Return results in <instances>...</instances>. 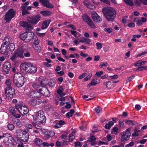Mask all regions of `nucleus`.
Returning a JSON list of instances; mask_svg holds the SVG:
<instances>
[{
  "label": "nucleus",
  "mask_w": 147,
  "mask_h": 147,
  "mask_svg": "<svg viewBox=\"0 0 147 147\" xmlns=\"http://www.w3.org/2000/svg\"><path fill=\"white\" fill-rule=\"evenodd\" d=\"M102 11L108 21H114L116 14V12L114 9L111 7H104L102 8Z\"/></svg>",
  "instance_id": "f257e3e1"
},
{
  "label": "nucleus",
  "mask_w": 147,
  "mask_h": 147,
  "mask_svg": "<svg viewBox=\"0 0 147 147\" xmlns=\"http://www.w3.org/2000/svg\"><path fill=\"white\" fill-rule=\"evenodd\" d=\"M26 81V79L20 73L15 74L13 77V82L18 88L22 87Z\"/></svg>",
  "instance_id": "f03ea898"
},
{
  "label": "nucleus",
  "mask_w": 147,
  "mask_h": 147,
  "mask_svg": "<svg viewBox=\"0 0 147 147\" xmlns=\"http://www.w3.org/2000/svg\"><path fill=\"white\" fill-rule=\"evenodd\" d=\"M15 107L19 112L23 115L27 114L29 112L28 109L22 102L16 104Z\"/></svg>",
  "instance_id": "7ed1b4c3"
},
{
  "label": "nucleus",
  "mask_w": 147,
  "mask_h": 147,
  "mask_svg": "<svg viewBox=\"0 0 147 147\" xmlns=\"http://www.w3.org/2000/svg\"><path fill=\"white\" fill-rule=\"evenodd\" d=\"M130 131V128H129L127 129L125 131L120 133L121 135V142H124L129 140L131 134Z\"/></svg>",
  "instance_id": "20e7f679"
},
{
  "label": "nucleus",
  "mask_w": 147,
  "mask_h": 147,
  "mask_svg": "<svg viewBox=\"0 0 147 147\" xmlns=\"http://www.w3.org/2000/svg\"><path fill=\"white\" fill-rule=\"evenodd\" d=\"M15 14L16 12L13 9H10L6 13L4 20L8 22L14 17Z\"/></svg>",
  "instance_id": "39448f33"
},
{
  "label": "nucleus",
  "mask_w": 147,
  "mask_h": 147,
  "mask_svg": "<svg viewBox=\"0 0 147 147\" xmlns=\"http://www.w3.org/2000/svg\"><path fill=\"white\" fill-rule=\"evenodd\" d=\"M46 120L43 111H39L37 112V123L43 124L45 122Z\"/></svg>",
  "instance_id": "423d86ee"
},
{
  "label": "nucleus",
  "mask_w": 147,
  "mask_h": 147,
  "mask_svg": "<svg viewBox=\"0 0 147 147\" xmlns=\"http://www.w3.org/2000/svg\"><path fill=\"white\" fill-rule=\"evenodd\" d=\"M5 93L7 97L11 98L13 97L15 94V90L12 87H6Z\"/></svg>",
  "instance_id": "0eeeda50"
},
{
  "label": "nucleus",
  "mask_w": 147,
  "mask_h": 147,
  "mask_svg": "<svg viewBox=\"0 0 147 147\" xmlns=\"http://www.w3.org/2000/svg\"><path fill=\"white\" fill-rule=\"evenodd\" d=\"M39 1L43 6L47 8L52 9L54 7V6L48 0H39Z\"/></svg>",
  "instance_id": "6e6552de"
},
{
  "label": "nucleus",
  "mask_w": 147,
  "mask_h": 147,
  "mask_svg": "<svg viewBox=\"0 0 147 147\" xmlns=\"http://www.w3.org/2000/svg\"><path fill=\"white\" fill-rule=\"evenodd\" d=\"M11 67V64L9 62H5L3 66V70L5 74L9 73Z\"/></svg>",
  "instance_id": "1a4fd4ad"
},
{
  "label": "nucleus",
  "mask_w": 147,
  "mask_h": 147,
  "mask_svg": "<svg viewBox=\"0 0 147 147\" xmlns=\"http://www.w3.org/2000/svg\"><path fill=\"white\" fill-rule=\"evenodd\" d=\"M32 66V64L30 63L25 62L22 63L20 65V68L23 70H26L28 68Z\"/></svg>",
  "instance_id": "9d476101"
},
{
  "label": "nucleus",
  "mask_w": 147,
  "mask_h": 147,
  "mask_svg": "<svg viewBox=\"0 0 147 147\" xmlns=\"http://www.w3.org/2000/svg\"><path fill=\"white\" fill-rule=\"evenodd\" d=\"M19 37L21 39L25 41L26 42H28L30 40V38H28L29 36H28V34L26 33H24L22 34H20Z\"/></svg>",
  "instance_id": "9b49d317"
},
{
  "label": "nucleus",
  "mask_w": 147,
  "mask_h": 147,
  "mask_svg": "<svg viewBox=\"0 0 147 147\" xmlns=\"http://www.w3.org/2000/svg\"><path fill=\"white\" fill-rule=\"evenodd\" d=\"M92 19L95 22H98V23L100 22L102 19L98 15L97 13H93L92 14Z\"/></svg>",
  "instance_id": "f8f14e48"
},
{
  "label": "nucleus",
  "mask_w": 147,
  "mask_h": 147,
  "mask_svg": "<svg viewBox=\"0 0 147 147\" xmlns=\"http://www.w3.org/2000/svg\"><path fill=\"white\" fill-rule=\"evenodd\" d=\"M29 51L28 47L27 46L25 45L24 48V57H30L31 54Z\"/></svg>",
  "instance_id": "ddd939ff"
},
{
  "label": "nucleus",
  "mask_w": 147,
  "mask_h": 147,
  "mask_svg": "<svg viewBox=\"0 0 147 147\" xmlns=\"http://www.w3.org/2000/svg\"><path fill=\"white\" fill-rule=\"evenodd\" d=\"M27 95L31 98H36L37 94L36 91H33L29 92L27 94Z\"/></svg>",
  "instance_id": "4468645a"
},
{
  "label": "nucleus",
  "mask_w": 147,
  "mask_h": 147,
  "mask_svg": "<svg viewBox=\"0 0 147 147\" xmlns=\"http://www.w3.org/2000/svg\"><path fill=\"white\" fill-rule=\"evenodd\" d=\"M51 21V20H47L44 21L42 24V29L44 30L47 28L49 26Z\"/></svg>",
  "instance_id": "2eb2a0df"
},
{
  "label": "nucleus",
  "mask_w": 147,
  "mask_h": 147,
  "mask_svg": "<svg viewBox=\"0 0 147 147\" xmlns=\"http://www.w3.org/2000/svg\"><path fill=\"white\" fill-rule=\"evenodd\" d=\"M24 46L23 47V49L18 50L16 52H14L17 57H19L22 58H23L24 57L23 54L24 48Z\"/></svg>",
  "instance_id": "dca6fc26"
},
{
  "label": "nucleus",
  "mask_w": 147,
  "mask_h": 147,
  "mask_svg": "<svg viewBox=\"0 0 147 147\" xmlns=\"http://www.w3.org/2000/svg\"><path fill=\"white\" fill-rule=\"evenodd\" d=\"M65 122L63 120H60L57 121L56 124L54 125V126L55 128H59L61 127V126L65 124Z\"/></svg>",
  "instance_id": "f3484780"
},
{
  "label": "nucleus",
  "mask_w": 147,
  "mask_h": 147,
  "mask_svg": "<svg viewBox=\"0 0 147 147\" xmlns=\"http://www.w3.org/2000/svg\"><path fill=\"white\" fill-rule=\"evenodd\" d=\"M38 81L40 82L41 85L43 87L45 86L48 82V80L46 78H43L42 79V78H39L38 79Z\"/></svg>",
  "instance_id": "a211bd4d"
},
{
  "label": "nucleus",
  "mask_w": 147,
  "mask_h": 147,
  "mask_svg": "<svg viewBox=\"0 0 147 147\" xmlns=\"http://www.w3.org/2000/svg\"><path fill=\"white\" fill-rule=\"evenodd\" d=\"M9 51L8 48L7 46L2 45L1 47L0 48V53L2 54H5Z\"/></svg>",
  "instance_id": "6ab92c4d"
},
{
  "label": "nucleus",
  "mask_w": 147,
  "mask_h": 147,
  "mask_svg": "<svg viewBox=\"0 0 147 147\" xmlns=\"http://www.w3.org/2000/svg\"><path fill=\"white\" fill-rule=\"evenodd\" d=\"M48 129H43V130L40 128V126H37V134H38L39 133L40 134H43L46 136L48 133Z\"/></svg>",
  "instance_id": "aec40b11"
},
{
  "label": "nucleus",
  "mask_w": 147,
  "mask_h": 147,
  "mask_svg": "<svg viewBox=\"0 0 147 147\" xmlns=\"http://www.w3.org/2000/svg\"><path fill=\"white\" fill-rule=\"evenodd\" d=\"M40 13L44 17L51 16L52 13L48 10H42L40 12Z\"/></svg>",
  "instance_id": "412c9836"
},
{
  "label": "nucleus",
  "mask_w": 147,
  "mask_h": 147,
  "mask_svg": "<svg viewBox=\"0 0 147 147\" xmlns=\"http://www.w3.org/2000/svg\"><path fill=\"white\" fill-rule=\"evenodd\" d=\"M104 83H105V85L106 86V88L108 89H112L114 88L113 85L112 84L111 81L104 82Z\"/></svg>",
  "instance_id": "4be33fe9"
},
{
  "label": "nucleus",
  "mask_w": 147,
  "mask_h": 147,
  "mask_svg": "<svg viewBox=\"0 0 147 147\" xmlns=\"http://www.w3.org/2000/svg\"><path fill=\"white\" fill-rule=\"evenodd\" d=\"M3 142L8 146H9L10 145L12 144V142L11 140V138H9L7 137H5L4 139Z\"/></svg>",
  "instance_id": "5701e85b"
},
{
  "label": "nucleus",
  "mask_w": 147,
  "mask_h": 147,
  "mask_svg": "<svg viewBox=\"0 0 147 147\" xmlns=\"http://www.w3.org/2000/svg\"><path fill=\"white\" fill-rule=\"evenodd\" d=\"M10 41L11 39L8 37H6L3 40V43L2 45L7 46L9 44Z\"/></svg>",
  "instance_id": "b1692460"
},
{
  "label": "nucleus",
  "mask_w": 147,
  "mask_h": 147,
  "mask_svg": "<svg viewBox=\"0 0 147 147\" xmlns=\"http://www.w3.org/2000/svg\"><path fill=\"white\" fill-rule=\"evenodd\" d=\"M21 9L22 11V15L29 14V13L27 10V7L22 5L21 7Z\"/></svg>",
  "instance_id": "393cba45"
},
{
  "label": "nucleus",
  "mask_w": 147,
  "mask_h": 147,
  "mask_svg": "<svg viewBox=\"0 0 147 147\" xmlns=\"http://www.w3.org/2000/svg\"><path fill=\"white\" fill-rule=\"evenodd\" d=\"M37 70V68L33 66L32 64V66L30 67L29 69L27 71L28 73H34L36 72Z\"/></svg>",
  "instance_id": "a878e982"
},
{
  "label": "nucleus",
  "mask_w": 147,
  "mask_h": 147,
  "mask_svg": "<svg viewBox=\"0 0 147 147\" xmlns=\"http://www.w3.org/2000/svg\"><path fill=\"white\" fill-rule=\"evenodd\" d=\"M100 82V80L96 78L92 79L90 82L92 86H95L97 84H98Z\"/></svg>",
  "instance_id": "bb28decb"
},
{
  "label": "nucleus",
  "mask_w": 147,
  "mask_h": 147,
  "mask_svg": "<svg viewBox=\"0 0 147 147\" xmlns=\"http://www.w3.org/2000/svg\"><path fill=\"white\" fill-rule=\"evenodd\" d=\"M8 48L9 51H13L15 49V46L14 44L11 43L9 44L7 46Z\"/></svg>",
  "instance_id": "cd10ccee"
},
{
  "label": "nucleus",
  "mask_w": 147,
  "mask_h": 147,
  "mask_svg": "<svg viewBox=\"0 0 147 147\" xmlns=\"http://www.w3.org/2000/svg\"><path fill=\"white\" fill-rule=\"evenodd\" d=\"M20 138L21 140L24 142H27L28 141L29 139L28 134L24 135V136H22L21 137H20Z\"/></svg>",
  "instance_id": "c85d7f7f"
},
{
  "label": "nucleus",
  "mask_w": 147,
  "mask_h": 147,
  "mask_svg": "<svg viewBox=\"0 0 147 147\" xmlns=\"http://www.w3.org/2000/svg\"><path fill=\"white\" fill-rule=\"evenodd\" d=\"M18 132L19 133L20 137H21L22 136H24V135L28 134L26 130H23L20 129H18Z\"/></svg>",
  "instance_id": "c756f323"
},
{
  "label": "nucleus",
  "mask_w": 147,
  "mask_h": 147,
  "mask_svg": "<svg viewBox=\"0 0 147 147\" xmlns=\"http://www.w3.org/2000/svg\"><path fill=\"white\" fill-rule=\"evenodd\" d=\"M36 98H31L29 102V104L32 106L36 105Z\"/></svg>",
  "instance_id": "7c9ffc66"
},
{
  "label": "nucleus",
  "mask_w": 147,
  "mask_h": 147,
  "mask_svg": "<svg viewBox=\"0 0 147 147\" xmlns=\"http://www.w3.org/2000/svg\"><path fill=\"white\" fill-rule=\"evenodd\" d=\"M44 91H43L42 95L43 96H49V91L48 89L47 88H44Z\"/></svg>",
  "instance_id": "2f4dec72"
},
{
  "label": "nucleus",
  "mask_w": 147,
  "mask_h": 147,
  "mask_svg": "<svg viewBox=\"0 0 147 147\" xmlns=\"http://www.w3.org/2000/svg\"><path fill=\"white\" fill-rule=\"evenodd\" d=\"M48 133L47 135V138L49 139L50 137L53 136L55 134V133L52 130L48 131Z\"/></svg>",
  "instance_id": "473e14b6"
},
{
  "label": "nucleus",
  "mask_w": 147,
  "mask_h": 147,
  "mask_svg": "<svg viewBox=\"0 0 147 147\" xmlns=\"http://www.w3.org/2000/svg\"><path fill=\"white\" fill-rule=\"evenodd\" d=\"M82 18L84 21L86 23L90 19L87 14H85L82 16Z\"/></svg>",
  "instance_id": "72a5a7b5"
},
{
  "label": "nucleus",
  "mask_w": 147,
  "mask_h": 147,
  "mask_svg": "<svg viewBox=\"0 0 147 147\" xmlns=\"http://www.w3.org/2000/svg\"><path fill=\"white\" fill-rule=\"evenodd\" d=\"M125 3L127 5L132 6L134 5L133 0H123Z\"/></svg>",
  "instance_id": "f704fd0d"
},
{
  "label": "nucleus",
  "mask_w": 147,
  "mask_h": 147,
  "mask_svg": "<svg viewBox=\"0 0 147 147\" xmlns=\"http://www.w3.org/2000/svg\"><path fill=\"white\" fill-rule=\"evenodd\" d=\"M11 81L9 79H7L5 82V84L7 86V87H11Z\"/></svg>",
  "instance_id": "c9c22d12"
},
{
  "label": "nucleus",
  "mask_w": 147,
  "mask_h": 147,
  "mask_svg": "<svg viewBox=\"0 0 147 147\" xmlns=\"http://www.w3.org/2000/svg\"><path fill=\"white\" fill-rule=\"evenodd\" d=\"M29 22L32 24H36L37 22V17H36L31 18Z\"/></svg>",
  "instance_id": "e433bc0d"
},
{
  "label": "nucleus",
  "mask_w": 147,
  "mask_h": 147,
  "mask_svg": "<svg viewBox=\"0 0 147 147\" xmlns=\"http://www.w3.org/2000/svg\"><path fill=\"white\" fill-rule=\"evenodd\" d=\"M88 24L92 28H94L95 27V26L94 24L92 21L90 19L88 22H87Z\"/></svg>",
  "instance_id": "4c0bfd02"
},
{
  "label": "nucleus",
  "mask_w": 147,
  "mask_h": 147,
  "mask_svg": "<svg viewBox=\"0 0 147 147\" xmlns=\"http://www.w3.org/2000/svg\"><path fill=\"white\" fill-rule=\"evenodd\" d=\"M7 127L8 129L10 131L13 130L15 128L13 124L9 123L8 124Z\"/></svg>",
  "instance_id": "58836bf2"
},
{
  "label": "nucleus",
  "mask_w": 147,
  "mask_h": 147,
  "mask_svg": "<svg viewBox=\"0 0 147 147\" xmlns=\"http://www.w3.org/2000/svg\"><path fill=\"white\" fill-rule=\"evenodd\" d=\"M32 117H33V120L34 122H33L32 123V124L33 125L34 127L35 128H36V115H32Z\"/></svg>",
  "instance_id": "ea45409f"
},
{
  "label": "nucleus",
  "mask_w": 147,
  "mask_h": 147,
  "mask_svg": "<svg viewBox=\"0 0 147 147\" xmlns=\"http://www.w3.org/2000/svg\"><path fill=\"white\" fill-rule=\"evenodd\" d=\"M55 80H52L50 81L48 83V85L50 87H54L55 84Z\"/></svg>",
  "instance_id": "a19ab883"
},
{
  "label": "nucleus",
  "mask_w": 147,
  "mask_h": 147,
  "mask_svg": "<svg viewBox=\"0 0 147 147\" xmlns=\"http://www.w3.org/2000/svg\"><path fill=\"white\" fill-rule=\"evenodd\" d=\"M103 74V71H102L99 72L97 71L95 74V77H100Z\"/></svg>",
  "instance_id": "79ce46f5"
},
{
  "label": "nucleus",
  "mask_w": 147,
  "mask_h": 147,
  "mask_svg": "<svg viewBox=\"0 0 147 147\" xmlns=\"http://www.w3.org/2000/svg\"><path fill=\"white\" fill-rule=\"evenodd\" d=\"M73 133V132H72L71 134H70L69 135V140L70 142L73 141L75 138V136H74Z\"/></svg>",
  "instance_id": "37998d69"
},
{
  "label": "nucleus",
  "mask_w": 147,
  "mask_h": 147,
  "mask_svg": "<svg viewBox=\"0 0 147 147\" xmlns=\"http://www.w3.org/2000/svg\"><path fill=\"white\" fill-rule=\"evenodd\" d=\"M90 138L88 140V141L89 142H91L92 141H95L96 138L94 136H90Z\"/></svg>",
  "instance_id": "c03bdc74"
},
{
  "label": "nucleus",
  "mask_w": 147,
  "mask_h": 147,
  "mask_svg": "<svg viewBox=\"0 0 147 147\" xmlns=\"http://www.w3.org/2000/svg\"><path fill=\"white\" fill-rule=\"evenodd\" d=\"M104 30L106 32L110 33L112 32L113 30L111 28H104Z\"/></svg>",
  "instance_id": "a18cd8bd"
},
{
  "label": "nucleus",
  "mask_w": 147,
  "mask_h": 147,
  "mask_svg": "<svg viewBox=\"0 0 147 147\" xmlns=\"http://www.w3.org/2000/svg\"><path fill=\"white\" fill-rule=\"evenodd\" d=\"M64 90V89L62 87H59V89L57 90V93L59 95L62 93Z\"/></svg>",
  "instance_id": "49530a36"
},
{
  "label": "nucleus",
  "mask_w": 147,
  "mask_h": 147,
  "mask_svg": "<svg viewBox=\"0 0 147 147\" xmlns=\"http://www.w3.org/2000/svg\"><path fill=\"white\" fill-rule=\"evenodd\" d=\"M28 24V23L27 22L23 21L21 22L20 25L21 26L24 28H26Z\"/></svg>",
  "instance_id": "de8ad7c7"
},
{
  "label": "nucleus",
  "mask_w": 147,
  "mask_h": 147,
  "mask_svg": "<svg viewBox=\"0 0 147 147\" xmlns=\"http://www.w3.org/2000/svg\"><path fill=\"white\" fill-rule=\"evenodd\" d=\"M17 57V56L14 53L13 54L11 57L10 59L12 61H14L16 60Z\"/></svg>",
  "instance_id": "09e8293b"
},
{
  "label": "nucleus",
  "mask_w": 147,
  "mask_h": 147,
  "mask_svg": "<svg viewBox=\"0 0 147 147\" xmlns=\"http://www.w3.org/2000/svg\"><path fill=\"white\" fill-rule=\"evenodd\" d=\"M25 29L26 32H28L32 29V27L30 25L28 24L27 26L26 27Z\"/></svg>",
  "instance_id": "8fccbe9b"
},
{
  "label": "nucleus",
  "mask_w": 147,
  "mask_h": 147,
  "mask_svg": "<svg viewBox=\"0 0 147 147\" xmlns=\"http://www.w3.org/2000/svg\"><path fill=\"white\" fill-rule=\"evenodd\" d=\"M96 45L97 47V49H100L102 47V45L101 43L97 42L96 43Z\"/></svg>",
  "instance_id": "3c124183"
},
{
  "label": "nucleus",
  "mask_w": 147,
  "mask_h": 147,
  "mask_svg": "<svg viewBox=\"0 0 147 147\" xmlns=\"http://www.w3.org/2000/svg\"><path fill=\"white\" fill-rule=\"evenodd\" d=\"M9 109L10 112L13 115L15 114L16 113V111L14 108L10 107L9 108Z\"/></svg>",
  "instance_id": "603ef678"
},
{
  "label": "nucleus",
  "mask_w": 147,
  "mask_h": 147,
  "mask_svg": "<svg viewBox=\"0 0 147 147\" xmlns=\"http://www.w3.org/2000/svg\"><path fill=\"white\" fill-rule=\"evenodd\" d=\"M128 116V114L127 112H123V113L122 115H118V116L119 117L123 116L124 117H126Z\"/></svg>",
  "instance_id": "864d4df0"
},
{
  "label": "nucleus",
  "mask_w": 147,
  "mask_h": 147,
  "mask_svg": "<svg viewBox=\"0 0 147 147\" xmlns=\"http://www.w3.org/2000/svg\"><path fill=\"white\" fill-rule=\"evenodd\" d=\"M16 124L17 126L19 127H21L22 125L21 122L19 119H17V120L16 121Z\"/></svg>",
  "instance_id": "5fc2aeb1"
},
{
  "label": "nucleus",
  "mask_w": 147,
  "mask_h": 147,
  "mask_svg": "<svg viewBox=\"0 0 147 147\" xmlns=\"http://www.w3.org/2000/svg\"><path fill=\"white\" fill-rule=\"evenodd\" d=\"M119 122L120 126L121 128H123L125 127V125L123 121H122L120 119L119 121Z\"/></svg>",
  "instance_id": "6e6d98bb"
},
{
  "label": "nucleus",
  "mask_w": 147,
  "mask_h": 147,
  "mask_svg": "<svg viewBox=\"0 0 147 147\" xmlns=\"http://www.w3.org/2000/svg\"><path fill=\"white\" fill-rule=\"evenodd\" d=\"M42 140L39 138H37V145L39 146H41L42 145Z\"/></svg>",
  "instance_id": "4d7b16f0"
},
{
  "label": "nucleus",
  "mask_w": 147,
  "mask_h": 147,
  "mask_svg": "<svg viewBox=\"0 0 147 147\" xmlns=\"http://www.w3.org/2000/svg\"><path fill=\"white\" fill-rule=\"evenodd\" d=\"M65 103L66 104L65 106V107L67 109H69L71 107V104L68 102H66Z\"/></svg>",
  "instance_id": "13d9d810"
},
{
  "label": "nucleus",
  "mask_w": 147,
  "mask_h": 147,
  "mask_svg": "<svg viewBox=\"0 0 147 147\" xmlns=\"http://www.w3.org/2000/svg\"><path fill=\"white\" fill-rule=\"evenodd\" d=\"M32 45L33 48L36 50L37 48V40H35L34 42L32 43Z\"/></svg>",
  "instance_id": "bf43d9fd"
},
{
  "label": "nucleus",
  "mask_w": 147,
  "mask_h": 147,
  "mask_svg": "<svg viewBox=\"0 0 147 147\" xmlns=\"http://www.w3.org/2000/svg\"><path fill=\"white\" fill-rule=\"evenodd\" d=\"M141 63L140 62V61H138L134 63V66H140L141 65Z\"/></svg>",
  "instance_id": "052dcab7"
},
{
  "label": "nucleus",
  "mask_w": 147,
  "mask_h": 147,
  "mask_svg": "<svg viewBox=\"0 0 147 147\" xmlns=\"http://www.w3.org/2000/svg\"><path fill=\"white\" fill-rule=\"evenodd\" d=\"M68 26L71 28L72 29L74 30H76V27L74 25L70 24L68 25Z\"/></svg>",
  "instance_id": "680f3d73"
},
{
  "label": "nucleus",
  "mask_w": 147,
  "mask_h": 147,
  "mask_svg": "<svg viewBox=\"0 0 147 147\" xmlns=\"http://www.w3.org/2000/svg\"><path fill=\"white\" fill-rule=\"evenodd\" d=\"M80 55L84 58H86L88 56V54L84 53L82 51L80 52Z\"/></svg>",
  "instance_id": "e2e57ef3"
},
{
  "label": "nucleus",
  "mask_w": 147,
  "mask_h": 147,
  "mask_svg": "<svg viewBox=\"0 0 147 147\" xmlns=\"http://www.w3.org/2000/svg\"><path fill=\"white\" fill-rule=\"evenodd\" d=\"M109 77L111 79H116L118 78V76L116 74L113 76H110Z\"/></svg>",
  "instance_id": "0e129e2a"
},
{
  "label": "nucleus",
  "mask_w": 147,
  "mask_h": 147,
  "mask_svg": "<svg viewBox=\"0 0 147 147\" xmlns=\"http://www.w3.org/2000/svg\"><path fill=\"white\" fill-rule=\"evenodd\" d=\"M28 34V38H30V40L33 38L34 36V34L33 32H30L29 34Z\"/></svg>",
  "instance_id": "69168bd1"
},
{
  "label": "nucleus",
  "mask_w": 147,
  "mask_h": 147,
  "mask_svg": "<svg viewBox=\"0 0 147 147\" xmlns=\"http://www.w3.org/2000/svg\"><path fill=\"white\" fill-rule=\"evenodd\" d=\"M26 127L28 129H32L33 127L32 125L31 124L29 123L26 124Z\"/></svg>",
  "instance_id": "338daca9"
},
{
  "label": "nucleus",
  "mask_w": 147,
  "mask_h": 147,
  "mask_svg": "<svg viewBox=\"0 0 147 147\" xmlns=\"http://www.w3.org/2000/svg\"><path fill=\"white\" fill-rule=\"evenodd\" d=\"M124 121L126 125H129L131 123V120L125 119L124 120Z\"/></svg>",
  "instance_id": "774afa93"
}]
</instances>
